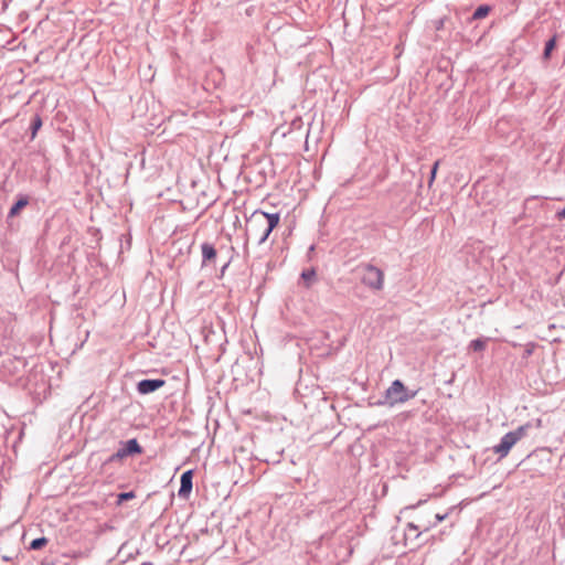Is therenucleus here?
Listing matches in <instances>:
<instances>
[{
	"mask_svg": "<svg viewBox=\"0 0 565 565\" xmlns=\"http://www.w3.org/2000/svg\"><path fill=\"white\" fill-rule=\"evenodd\" d=\"M142 449L136 439H130L113 456L115 458H124L134 454H141Z\"/></svg>",
	"mask_w": 565,
	"mask_h": 565,
	"instance_id": "nucleus-5",
	"label": "nucleus"
},
{
	"mask_svg": "<svg viewBox=\"0 0 565 565\" xmlns=\"http://www.w3.org/2000/svg\"><path fill=\"white\" fill-rule=\"evenodd\" d=\"M164 384L166 381L160 379L142 380L138 383L137 388L140 394H149L161 388Z\"/></svg>",
	"mask_w": 565,
	"mask_h": 565,
	"instance_id": "nucleus-6",
	"label": "nucleus"
},
{
	"mask_svg": "<svg viewBox=\"0 0 565 565\" xmlns=\"http://www.w3.org/2000/svg\"><path fill=\"white\" fill-rule=\"evenodd\" d=\"M279 214H268L263 211H255L246 223V231L248 235L257 241L258 244H263L271 233V231L279 223Z\"/></svg>",
	"mask_w": 565,
	"mask_h": 565,
	"instance_id": "nucleus-1",
	"label": "nucleus"
},
{
	"mask_svg": "<svg viewBox=\"0 0 565 565\" xmlns=\"http://www.w3.org/2000/svg\"><path fill=\"white\" fill-rule=\"evenodd\" d=\"M556 215L559 220L565 218V207L558 211Z\"/></svg>",
	"mask_w": 565,
	"mask_h": 565,
	"instance_id": "nucleus-20",
	"label": "nucleus"
},
{
	"mask_svg": "<svg viewBox=\"0 0 565 565\" xmlns=\"http://www.w3.org/2000/svg\"><path fill=\"white\" fill-rule=\"evenodd\" d=\"M555 46H556V36H553L545 44V49H544V53H543V57L545 60H548L551 57V53L555 49Z\"/></svg>",
	"mask_w": 565,
	"mask_h": 565,
	"instance_id": "nucleus-11",
	"label": "nucleus"
},
{
	"mask_svg": "<svg viewBox=\"0 0 565 565\" xmlns=\"http://www.w3.org/2000/svg\"><path fill=\"white\" fill-rule=\"evenodd\" d=\"M362 282L373 290H381L384 284V273L372 265H366L363 270Z\"/></svg>",
	"mask_w": 565,
	"mask_h": 565,
	"instance_id": "nucleus-4",
	"label": "nucleus"
},
{
	"mask_svg": "<svg viewBox=\"0 0 565 565\" xmlns=\"http://www.w3.org/2000/svg\"><path fill=\"white\" fill-rule=\"evenodd\" d=\"M301 278L306 281V287L309 288L311 284L316 280V270L313 268L303 270L301 274Z\"/></svg>",
	"mask_w": 565,
	"mask_h": 565,
	"instance_id": "nucleus-10",
	"label": "nucleus"
},
{
	"mask_svg": "<svg viewBox=\"0 0 565 565\" xmlns=\"http://www.w3.org/2000/svg\"><path fill=\"white\" fill-rule=\"evenodd\" d=\"M192 478H193L192 470H188V471L183 472V475L181 476V487L179 489L180 497H188L189 493L191 492Z\"/></svg>",
	"mask_w": 565,
	"mask_h": 565,
	"instance_id": "nucleus-7",
	"label": "nucleus"
},
{
	"mask_svg": "<svg viewBox=\"0 0 565 565\" xmlns=\"http://www.w3.org/2000/svg\"><path fill=\"white\" fill-rule=\"evenodd\" d=\"M470 348L475 351H482L486 348V341L481 339H476L470 342Z\"/></svg>",
	"mask_w": 565,
	"mask_h": 565,
	"instance_id": "nucleus-14",
	"label": "nucleus"
},
{
	"mask_svg": "<svg viewBox=\"0 0 565 565\" xmlns=\"http://www.w3.org/2000/svg\"><path fill=\"white\" fill-rule=\"evenodd\" d=\"M202 257H203V264L206 262H213L216 258V249L209 243L202 244Z\"/></svg>",
	"mask_w": 565,
	"mask_h": 565,
	"instance_id": "nucleus-8",
	"label": "nucleus"
},
{
	"mask_svg": "<svg viewBox=\"0 0 565 565\" xmlns=\"http://www.w3.org/2000/svg\"><path fill=\"white\" fill-rule=\"evenodd\" d=\"M134 498H135L134 492H122L118 495V503L120 504L121 502H124L126 500L134 499Z\"/></svg>",
	"mask_w": 565,
	"mask_h": 565,
	"instance_id": "nucleus-17",
	"label": "nucleus"
},
{
	"mask_svg": "<svg viewBox=\"0 0 565 565\" xmlns=\"http://www.w3.org/2000/svg\"><path fill=\"white\" fill-rule=\"evenodd\" d=\"M42 126V120L39 116H36L33 120V124H32V138H34V136L36 135V131L40 129V127Z\"/></svg>",
	"mask_w": 565,
	"mask_h": 565,
	"instance_id": "nucleus-15",
	"label": "nucleus"
},
{
	"mask_svg": "<svg viewBox=\"0 0 565 565\" xmlns=\"http://www.w3.org/2000/svg\"><path fill=\"white\" fill-rule=\"evenodd\" d=\"M447 516H448L447 513H445V514H439L438 513V514L435 515V519H436L437 522H441V521L446 520Z\"/></svg>",
	"mask_w": 565,
	"mask_h": 565,
	"instance_id": "nucleus-19",
	"label": "nucleus"
},
{
	"mask_svg": "<svg viewBox=\"0 0 565 565\" xmlns=\"http://www.w3.org/2000/svg\"><path fill=\"white\" fill-rule=\"evenodd\" d=\"M438 167H439V161H436V162L434 163V166H433V169H431V173H430V179H429V182H428V186H431V184L434 183L435 178H436V174H437Z\"/></svg>",
	"mask_w": 565,
	"mask_h": 565,
	"instance_id": "nucleus-16",
	"label": "nucleus"
},
{
	"mask_svg": "<svg viewBox=\"0 0 565 565\" xmlns=\"http://www.w3.org/2000/svg\"><path fill=\"white\" fill-rule=\"evenodd\" d=\"M490 12V7L488 6H480L477 8V10L473 13V19H483L486 18Z\"/></svg>",
	"mask_w": 565,
	"mask_h": 565,
	"instance_id": "nucleus-12",
	"label": "nucleus"
},
{
	"mask_svg": "<svg viewBox=\"0 0 565 565\" xmlns=\"http://www.w3.org/2000/svg\"><path fill=\"white\" fill-rule=\"evenodd\" d=\"M418 530H419L418 524H415V523L407 524V531L413 532L415 534V537H419V535H420V532Z\"/></svg>",
	"mask_w": 565,
	"mask_h": 565,
	"instance_id": "nucleus-18",
	"label": "nucleus"
},
{
	"mask_svg": "<svg viewBox=\"0 0 565 565\" xmlns=\"http://www.w3.org/2000/svg\"><path fill=\"white\" fill-rule=\"evenodd\" d=\"M46 544H47V539L46 537H39V539H35V540H33L31 542L30 548L31 550H41Z\"/></svg>",
	"mask_w": 565,
	"mask_h": 565,
	"instance_id": "nucleus-13",
	"label": "nucleus"
},
{
	"mask_svg": "<svg viewBox=\"0 0 565 565\" xmlns=\"http://www.w3.org/2000/svg\"><path fill=\"white\" fill-rule=\"evenodd\" d=\"M531 425L529 423L521 425L513 431L507 433L498 445L493 447L494 454L499 455L500 458H504L509 455L513 446L526 436Z\"/></svg>",
	"mask_w": 565,
	"mask_h": 565,
	"instance_id": "nucleus-2",
	"label": "nucleus"
},
{
	"mask_svg": "<svg viewBox=\"0 0 565 565\" xmlns=\"http://www.w3.org/2000/svg\"><path fill=\"white\" fill-rule=\"evenodd\" d=\"M435 525H436V523H431V524L427 525V526L424 529V531H428L430 527H433V526H435Z\"/></svg>",
	"mask_w": 565,
	"mask_h": 565,
	"instance_id": "nucleus-21",
	"label": "nucleus"
},
{
	"mask_svg": "<svg viewBox=\"0 0 565 565\" xmlns=\"http://www.w3.org/2000/svg\"><path fill=\"white\" fill-rule=\"evenodd\" d=\"M415 393L408 394L399 380H395L386 390L385 398L390 405L402 404L413 398Z\"/></svg>",
	"mask_w": 565,
	"mask_h": 565,
	"instance_id": "nucleus-3",
	"label": "nucleus"
},
{
	"mask_svg": "<svg viewBox=\"0 0 565 565\" xmlns=\"http://www.w3.org/2000/svg\"><path fill=\"white\" fill-rule=\"evenodd\" d=\"M2 559L6 561V562H9L10 561V557L8 556H2Z\"/></svg>",
	"mask_w": 565,
	"mask_h": 565,
	"instance_id": "nucleus-22",
	"label": "nucleus"
},
{
	"mask_svg": "<svg viewBox=\"0 0 565 565\" xmlns=\"http://www.w3.org/2000/svg\"><path fill=\"white\" fill-rule=\"evenodd\" d=\"M28 203H29L28 198H25V196H21V198L17 201V203L11 207V210H10V212H9V215H10V216H15V215H18V214H19V212H20L23 207H25V206L28 205Z\"/></svg>",
	"mask_w": 565,
	"mask_h": 565,
	"instance_id": "nucleus-9",
	"label": "nucleus"
}]
</instances>
